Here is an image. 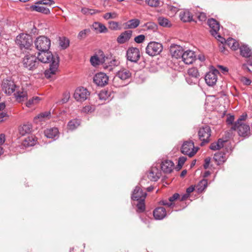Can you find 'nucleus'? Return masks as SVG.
Here are the masks:
<instances>
[{"instance_id":"1","label":"nucleus","mask_w":252,"mask_h":252,"mask_svg":"<svg viewBox=\"0 0 252 252\" xmlns=\"http://www.w3.org/2000/svg\"><path fill=\"white\" fill-rule=\"evenodd\" d=\"M38 62L41 63H59L60 59L56 53H47L45 54V57L40 53H38L37 57L29 53L23 58V63H37Z\"/></svg>"},{"instance_id":"2","label":"nucleus","mask_w":252,"mask_h":252,"mask_svg":"<svg viewBox=\"0 0 252 252\" xmlns=\"http://www.w3.org/2000/svg\"><path fill=\"white\" fill-rule=\"evenodd\" d=\"M34 44L35 48L45 57V54L47 53H51L48 52L50 46L51 40L47 37L42 35L37 37L34 40Z\"/></svg>"},{"instance_id":"3","label":"nucleus","mask_w":252,"mask_h":252,"mask_svg":"<svg viewBox=\"0 0 252 252\" xmlns=\"http://www.w3.org/2000/svg\"><path fill=\"white\" fill-rule=\"evenodd\" d=\"M211 133V128L208 125H204L199 127L198 130V136L199 139L201 141L200 144L201 146H203L210 141Z\"/></svg>"},{"instance_id":"4","label":"nucleus","mask_w":252,"mask_h":252,"mask_svg":"<svg viewBox=\"0 0 252 252\" xmlns=\"http://www.w3.org/2000/svg\"><path fill=\"white\" fill-rule=\"evenodd\" d=\"M16 43L22 49L23 48L29 49L32 44V38L29 34L22 33L17 36Z\"/></svg>"},{"instance_id":"5","label":"nucleus","mask_w":252,"mask_h":252,"mask_svg":"<svg viewBox=\"0 0 252 252\" xmlns=\"http://www.w3.org/2000/svg\"><path fill=\"white\" fill-rule=\"evenodd\" d=\"M199 148L195 147L194 142L192 140L185 141L181 148V153L189 157H192L197 153Z\"/></svg>"},{"instance_id":"6","label":"nucleus","mask_w":252,"mask_h":252,"mask_svg":"<svg viewBox=\"0 0 252 252\" xmlns=\"http://www.w3.org/2000/svg\"><path fill=\"white\" fill-rule=\"evenodd\" d=\"M220 74L219 71L213 65L210 66L209 71L206 73L205 80L209 86L216 85L218 80V76Z\"/></svg>"},{"instance_id":"7","label":"nucleus","mask_w":252,"mask_h":252,"mask_svg":"<svg viewBox=\"0 0 252 252\" xmlns=\"http://www.w3.org/2000/svg\"><path fill=\"white\" fill-rule=\"evenodd\" d=\"M163 50L162 44L155 42H150L146 48V53L151 56L159 55Z\"/></svg>"},{"instance_id":"8","label":"nucleus","mask_w":252,"mask_h":252,"mask_svg":"<svg viewBox=\"0 0 252 252\" xmlns=\"http://www.w3.org/2000/svg\"><path fill=\"white\" fill-rule=\"evenodd\" d=\"M232 130L238 131V135L244 138H248L251 135L250 127L249 125L246 124H239L234 127L233 126L231 127Z\"/></svg>"},{"instance_id":"9","label":"nucleus","mask_w":252,"mask_h":252,"mask_svg":"<svg viewBox=\"0 0 252 252\" xmlns=\"http://www.w3.org/2000/svg\"><path fill=\"white\" fill-rule=\"evenodd\" d=\"M126 57L128 61L135 63H137L140 57L139 49L136 47L129 48L126 51Z\"/></svg>"},{"instance_id":"10","label":"nucleus","mask_w":252,"mask_h":252,"mask_svg":"<svg viewBox=\"0 0 252 252\" xmlns=\"http://www.w3.org/2000/svg\"><path fill=\"white\" fill-rule=\"evenodd\" d=\"M169 52L172 59L182 60L184 50L180 45L172 44L170 47Z\"/></svg>"},{"instance_id":"11","label":"nucleus","mask_w":252,"mask_h":252,"mask_svg":"<svg viewBox=\"0 0 252 252\" xmlns=\"http://www.w3.org/2000/svg\"><path fill=\"white\" fill-rule=\"evenodd\" d=\"M90 92L84 87L77 88L74 94V98L78 101H84L90 95Z\"/></svg>"},{"instance_id":"12","label":"nucleus","mask_w":252,"mask_h":252,"mask_svg":"<svg viewBox=\"0 0 252 252\" xmlns=\"http://www.w3.org/2000/svg\"><path fill=\"white\" fill-rule=\"evenodd\" d=\"M1 87L5 94H11L15 91L16 86L13 81L5 79L3 80Z\"/></svg>"},{"instance_id":"13","label":"nucleus","mask_w":252,"mask_h":252,"mask_svg":"<svg viewBox=\"0 0 252 252\" xmlns=\"http://www.w3.org/2000/svg\"><path fill=\"white\" fill-rule=\"evenodd\" d=\"M182 55V61L184 63H193L197 59L195 52L189 49L184 51Z\"/></svg>"},{"instance_id":"14","label":"nucleus","mask_w":252,"mask_h":252,"mask_svg":"<svg viewBox=\"0 0 252 252\" xmlns=\"http://www.w3.org/2000/svg\"><path fill=\"white\" fill-rule=\"evenodd\" d=\"M108 76L103 72H99L95 74V85L98 86L103 87L108 84Z\"/></svg>"},{"instance_id":"15","label":"nucleus","mask_w":252,"mask_h":252,"mask_svg":"<svg viewBox=\"0 0 252 252\" xmlns=\"http://www.w3.org/2000/svg\"><path fill=\"white\" fill-rule=\"evenodd\" d=\"M207 24L210 28V32L212 35L217 34V32L220 30V23L215 19L211 18L208 19Z\"/></svg>"},{"instance_id":"16","label":"nucleus","mask_w":252,"mask_h":252,"mask_svg":"<svg viewBox=\"0 0 252 252\" xmlns=\"http://www.w3.org/2000/svg\"><path fill=\"white\" fill-rule=\"evenodd\" d=\"M241 55L248 58L247 63H252V53L251 49L247 45H243L239 48Z\"/></svg>"},{"instance_id":"17","label":"nucleus","mask_w":252,"mask_h":252,"mask_svg":"<svg viewBox=\"0 0 252 252\" xmlns=\"http://www.w3.org/2000/svg\"><path fill=\"white\" fill-rule=\"evenodd\" d=\"M147 195L146 192H144L139 187L136 186L131 194V198L133 200H139L140 199H145Z\"/></svg>"},{"instance_id":"18","label":"nucleus","mask_w":252,"mask_h":252,"mask_svg":"<svg viewBox=\"0 0 252 252\" xmlns=\"http://www.w3.org/2000/svg\"><path fill=\"white\" fill-rule=\"evenodd\" d=\"M161 175V172L159 169L156 166H153L149 170L147 176L151 181H157L160 177Z\"/></svg>"},{"instance_id":"19","label":"nucleus","mask_w":252,"mask_h":252,"mask_svg":"<svg viewBox=\"0 0 252 252\" xmlns=\"http://www.w3.org/2000/svg\"><path fill=\"white\" fill-rule=\"evenodd\" d=\"M174 166V162L168 159L162 161L160 164L161 169L164 173H170L173 171Z\"/></svg>"},{"instance_id":"20","label":"nucleus","mask_w":252,"mask_h":252,"mask_svg":"<svg viewBox=\"0 0 252 252\" xmlns=\"http://www.w3.org/2000/svg\"><path fill=\"white\" fill-rule=\"evenodd\" d=\"M59 70V64H49L48 68L44 72L45 77L49 79L56 74Z\"/></svg>"},{"instance_id":"21","label":"nucleus","mask_w":252,"mask_h":252,"mask_svg":"<svg viewBox=\"0 0 252 252\" xmlns=\"http://www.w3.org/2000/svg\"><path fill=\"white\" fill-rule=\"evenodd\" d=\"M167 215L165 209L163 207H158L153 211V216L157 220H161Z\"/></svg>"},{"instance_id":"22","label":"nucleus","mask_w":252,"mask_h":252,"mask_svg":"<svg viewBox=\"0 0 252 252\" xmlns=\"http://www.w3.org/2000/svg\"><path fill=\"white\" fill-rule=\"evenodd\" d=\"M192 16V13L188 9H184L180 12L179 14L181 20L185 23L194 21Z\"/></svg>"},{"instance_id":"23","label":"nucleus","mask_w":252,"mask_h":252,"mask_svg":"<svg viewBox=\"0 0 252 252\" xmlns=\"http://www.w3.org/2000/svg\"><path fill=\"white\" fill-rule=\"evenodd\" d=\"M132 31L128 30L122 32L117 38V41L119 44H124L128 41L132 36Z\"/></svg>"},{"instance_id":"24","label":"nucleus","mask_w":252,"mask_h":252,"mask_svg":"<svg viewBox=\"0 0 252 252\" xmlns=\"http://www.w3.org/2000/svg\"><path fill=\"white\" fill-rule=\"evenodd\" d=\"M14 95L16 100L19 103H21L28 99L27 92L23 89L17 91Z\"/></svg>"},{"instance_id":"25","label":"nucleus","mask_w":252,"mask_h":252,"mask_svg":"<svg viewBox=\"0 0 252 252\" xmlns=\"http://www.w3.org/2000/svg\"><path fill=\"white\" fill-rule=\"evenodd\" d=\"M51 117V113L49 111L41 112L34 118V121L36 124L45 122L49 120Z\"/></svg>"},{"instance_id":"26","label":"nucleus","mask_w":252,"mask_h":252,"mask_svg":"<svg viewBox=\"0 0 252 252\" xmlns=\"http://www.w3.org/2000/svg\"><path fill=\"white\" fill-rule=\"evenodd\" d=\"M214 159L217 162L218 165H220L225 162L227 159L226 153L224 152H218L215 154Z\"/></svg>"},{"instance_id":"27","label":"nucleus","mask_w":252,"mask_h":252,"mask_svg":"<svg viewBox=\"0 0 252 252\" xmlns=\"http://www.w3.org/2000/svg\"><path fill=\"white\" fill-rule=\"evenodd\" d=\"M121 80L125 81L127 79H129L131 75L130 71L126 68H122L119 70L115 75Z\"/></svg>"},{"instance_id":"28","label":"nucleus","mask_w":252,"mask_h":252,"mask_svg":"<svg viewBox=\"0 0 252 252\" xmlns=\"http://www.w3.org/2000/svg\"><path fill=\"white\" fill-rule=\"evenodd\" d=\"M32 129V125L31 124H25L19 126V132L21 135L24 136L31 133Z\"/></svg>"},{"instance_id":"29","label":"nucleus","mask_w":252,"mask_h":252,"mask_svg":"<svg viewBox=\"0 0 252 252\" xmlns=\"http://www.w3.org/2000/svg\"><path fill=\"white\" fill-rule=\"evenodd\" d=\"M44 134L49 138H53L58 136L59 130L56 127H52L44 130Z\"/></svg>"},{"instance_id":"30","label":"nucleus","mask_w":252,"mask_h":252,"mask_svg":"<svg viewBox=\"0 0 252 252\" xmlns=\"http://www.w3.org/2000/svg\"><path fill=\"white\" fill-rule=\"evenodd\" d=\"M30 8L32 11H35L44 14H49L50 13L49 9L43 6H39L35 4L31 6Z\"/></svg>"},{"instance_id":"31","label":"nucleus","mask_w":252,"mask_h":252,"mask_svg":"<svg viewBox=\"0 0 252 252\" xmlns=\"http://www.w3.org/2000/svg\"><path fill=\"white\" fill-rule=\"evenodd\" d=\"M140 20L138 19H132L125 23V29H135L140 24Z\"/></svg>"},{"instance_id":"32","label":"nucleus","mask_w":252,"mask_h":252,"mask_svg":"<svg viewBox=\"0 0 252 252\" xmlns=\"http://www.w3.org/2000/svg\"><path fill=\"white\" fill-rule=\"evenodd\" d=\"M108 57L104 55L102 51L98 50L95 52V63H104Z\"/></svg>"},{"instance_id":"33","label":"nucleus","mask_w":252,"mask_h":252,"mask_svg":"<svg viewBox=\"0 0 252 252\" xmlns=\"http://www.w3.org/2000/svg\"><path fill=\"white\" fill-rule=\"evenodd\" d=\"M225 44L233 50H236L239 48V43L235 39L231 37H229L226 40Z\"/></svg>"},{"instance_id":"34","label":"nucleus","mask_w":252,"mask_h":252,"mask_svg":"<svg viewBox=\"0 0 252 252\" xmlns=\"http://www.w3.org/2000/svg\"><path fill=\"white\" fill-rule=\"evenodd\" d=\"M208 186V181L207 179H203L201 180L196 186L197 191L199 193H202L207 188Z\"/></svg>"},{"instance_id":"35","label":"nucleus","mask_w":252,"mask_h":252,"mask_svg":"<svg viewBox=\"0 0 252 252\" xmlns=\"http://www.w3.org/2000/svg\"><path fill=\"white\" fill-rule=\"evenodd\" d=\"M110 95L111 92L105 89L102 90L98 94L99 99L102 101L106 100L110 97Z\"/></svg>"},{"instance_id":"36","label":"nucleus","mask_w":252,"mask_h":252,"mask_svg":"<svg viewBox=\"0 0 252 252\" xmlns=\"http://www.w3.org/2000/svg\"><path fill=\"white\" fill-rule=\"evenodd\" d=\"M135 80L137 84H140L144 82L146 80L145 74L141 72H137L135 74Z\"/></svg>"},{"instance_id":"37","label":"nucleus","mask_w":252,"mask_h":252,"mask_svg":"<svg viewBox=\"0 0 252 252\" xmlns=\"http://www.w3.org/2000/svg\"><path fill=\"white\" fill-rule=\"evenodd\" d=\"M113 86L116 88H119L126 86L124 81L121 80L117 76H115L112 80Z\"/></svg>"},{"instance_id":"38","label":"nucleus","mask_w":252,"mask_h":252,"mask_svg":"<svg viewBox=\"0 0 252 252\" xmlns=\"http://www.w3.org/2000/svg\"><path fill=\"white\" fill-rule=\"evenodd\" d=\"M108 29L112 31H118L121 30L122 28L119 22L110 21L108 22Z\"/></svg>"},{"instance_id":"39","label":"nucleus","mask_w":252,"mask_h":252,"mask_svg":"<svg viewBox=\"0 0 252 252\" xmlns=\"http://www.w3.org/2000/svg\"><path fill=\"white\" fill-rule=\"evenodd\" d=\"M137 201L138 203L136 204L137 212L139 213L144 212L145 210V199H140L139 200Z\"/></svg>"},{"instance_id":"40","label":"nucleus","mask_w":252,"mask_h":252,"mask_svg":"<svg viewBox=\"0 0 252 252\" xmlns=\"http://www.w3.org/2000/svg\"><path fill=\"white\" fill-rule=\"evenodd\" d=\"M183 67V65H180V64H167V70L168 72H171V70L181 71Z\"/></svg>"},{"instance_id":"41","label":"nucleus","mask_w":252,"mask_h":252,"mask_svg":"<svg viewBox=\"0 0 252 252\" xmlns=\"http://www.w3.org/2000/svg\"><path fill=\"white\" fill-rule=\"evenodd\" d=\"M80 124V121L78 119H73L70 121L67 125L69 129L73 130L76 129Z\"/></svg>"},{"instance_id":"42","label":"nucleus","mask_w":252,"mask_h":252,"mask_svg":"<svg viewBox=\"0 0 252 252\" xmlns=\"http://www.w3.org/2000/svg\"><path fill=\"white\" fill-rule=\"evenodd\" d=\"M36 143V140L33 135H31L25 138L23 144L25 146H32Z\"/></svg>"},{"instance_id":"43","label":"nucleus","mask_w":252,"mask_h":252,"mask_svg":"<svg viewBox=\"0 0 252 252\" xmlns=\"http://www.w3.org/2000/svg\"><path fill=\"white\" fill-rule=\"evenodd\" d=\"M40 100V98L38 96L33 97L26 102V105L28 107H32L38 103Z\"/></svg>"},{"instance_id":"44","label":"nucleus","mask_w":252,"mask_h":252,"mask_svg":"<svg viewBox=\"0 0 252 252\" xmlns=\"http://www.w3.org/2000/svg\"><path fill=\"white\" fill-rule=\"evenodd\" d=\"M59 44L63 49L67 48L69 45V40L65 37H60Z\"/></svg>"},{"instance_id":"45","label":"nucleus","mask_w":252,"mask_h":252,"mask_svg":"<svg viewBox=\"0 0 252 252\" xmlns=\"http://www.w3.org/2000/svg\"><path fill=\"white\" fill-rule=\"evenodd\" d=\"M158 22L160 26L165 27H169L171 24L169 21L164 17H159L158 18Z\"/></svg>"},{"instance_id":"46","label":"nucleus","mask_w":252,"mask_h":252,"mask_svg":"<svg viewBox=\"0 0 252 252\" xmlns=\"http://www.w3.org/2000/svg\"><path fill=\"white\" fill-rule=\"evenodd\" d=\"M188 74L193 78H197L199 76V73L197 69L195 67H191L188 69Z\"/></svg>"},{"instance_id":"47","label":"nucleus","mask_w":252,"mask_h":252,"mask_svg":"<svg viewBox=\"0 0 252 252\" xmlns=\"http://www.w3.org/2000/svg\"><path fill=\"white\" fill-rule=\"evenodd\" d=\"M187 158L186 157L184 156H181L179 157L178 159V164L177 165L176 167H175L176 170L178 171L180 170L183 167L184 164L187 160Z\"/></svg>"},{"instance_id":"48","label":"nucleus","mask_w":252,"mask_h":252,"mask_svg":"<svg viewBox=\"0 0 252 252\" xmlns=\"http://www.w3.org/2000/svg\"><path fill=\"white\" fill-rule=\"evenodd\" d=\"M144 27H146L147 30L153 32H156L158 29V26L155 23L148 22L144 24Z\"/></svg>"},{"instance_id":"49","label":"nucleus","mask_w":252,"mask_h":252,"mask_svg":"<svg viewBox=\"0 0 252 252\" xmlns=\"http://www.w3.org/2000/svg\"><path fill=\"white\" fill-rule=\"evenodd\" d=\"M95 25H97L98 26V31L99 33L108 32V29L104 24L95 22Z\"/></svg>"},{"instance_id":"50","label":"nucleus","mask_w":252,"mask_h":252,"mask_svg":"<svg viewBox=\"0 0 252 252\" xmlns=\"http://www.w3.org/2000/svg\"><path fill=\"white\" fill-rule=\"evenodd\" d=\"M247 116L248 115L246 113H244L241 115L237 119V120L234 123L233 126H234V127H236L238 125L244 124L243 121L246 119Z\"/></svg>"},{"instance_id":"51","label":"nucleus","mask_w":252,"mask_h":252,"mask_svg":"<svg viewBox=\"0 0 252 252\" xmlns=\"http://www.w3.org/2000/svg\"><path fill=\"white\" fill-rule=\"evenodd\" d=\"M55 3L53 0H39L36 1L35 4H44L49 6H51Z\"/></svg>"},{"instance_id":"52","label":"nucleus","mask_w":252,"mask_h":252,"mask_svg":"<svg viewBox=\"0 0 252 252\" xmlns=\"http://www.w3.org/2000/svg\"><path fill=\"white\" fill-rule=\"evenodd\" d=\"M145 2L148 5L152 7H157L159 5L158 0H146Z\"/></svg>"},{"instance_id":"53","label":"nucleus","mask_w":252,"mask_h":252,"mask_svg":"<svg viewBox=\"0 0 252 252\" xmlns=\"http://www.w3.org/2000/svg\"><path fill=\"white\" fill-rule=\"evenodd\" d=\"M70 97V93L68 91L65 92L63 94V97L61 99L62 103H66L69 99Z\"/></svg>"},{"instance_id":"54","label":"nucleus","mask_w":252,"mask_h":252,"mask_svg":"<svg viewBox=\"0 0 252 252\" xmlns=\"http://www.w3.org/2000/svg\"><path fill=\"white\" fill-rule=\"evenodd\" d=\"M159 205H163V206H167L168 207L173 208L174 206V204L172 202H170L166 200H160L158 202Z\"/></svg>"},{"instance_id":"55","label":"nucleus","mask_w":252,"mask_h":252,"mask_svg":"<svg viewBox=\"0 0 252 252\" xmlns=\"http://www.w3.org/2000/svg\"><path fill=\"white\" fill-rule=\"evenodd\" d=\"M90 29H85L82 31H81L78 35V37L80 39L85 38L87 34H88L90 32Z\"/></svg>"},{"instance_id":"56","label":"nucleus","mask_w":252,"mask_h":252,"mask_svg":"<svg viewBox=\"0 0 252 252\" xmlns=\"http://www.w3.org/2000/svg\"><path fill=\"white\" fill-rule=\"evenodd\" d=\"M148 66L146 67L151 72H156L158 71V64H147Z\"/></svg>"},{"instance_id":"57","label":"nucleus","mask_w":252,"mask_h":252,"mask_svg":"<svg viewBox=\"0 0 252 252\" xmlns=\"http://www.w3.org/2000/svg\"><path fill=\"white\" fill-rule=\"evenodd\" d=\"M145 38V36L143 34H140L134 38V41L137 43H141L143 42Z\"/></svg>"},{"instance_id":"58","label":"nucleus","mask_w":252,"mask_h":252,"mask_svg":"<svg viewBox=\"0 0 252 252\" xmlns=\"http://www.w3.org/2000/svg\"><path fill=\"white\" fill-rule=\"evenodd\" d=\"M214 37H215L216 39L218 40L220 42L223 44L224 43H225L226 40L223 37H222L219 33L218 32H217V34L212 35Z\"/></svg>"},{"instance_id":"59","label":"nucleus","mask_w":252,"mask_h":252,"mask_svg":"<svg viewBox=\"0 0 252 252\" xmlns=\"http://www.w3.org/2000/svg\"><path fill=\"white\" fill-rule=\"evenodd\" d=\"M94 110L93 106L87 105L83 108L82 111L84 113H89L93 112Z\"/></svg>"},{"instance_id":"60","label":"nucleus","mask_w":252,"mask_h":252,"mask_svg":"<svg viewBox=\"0 0 252 252\" xmlns=\"http://www.w3.org/2000/svg\"><path fill=\"white\" fill-rule=\"evenodd\" d=\"M241 81L243 83L244 85L248 86L251 83V80L246 77H242L241 79Z\"/></svg>"},{"instance_id":"61","label":"nucleus","mask_w":252,"mask_h":252,"mask_svg":"<svg viewBox=\"0 0 252 252\" xmlns=\"http://www.w3.org/2000/svg\"><path fill=\"white\" fill-rule=\"evenodd\" d=\"M218 67L219 68H220L221 70V72L224 75H226L228 74V68L226 67V66H224L223 65H220L219 64L218 65Z\"/></svg>"},{"instance_id":"62","label":"nucleus","mask_w":252,"mask_h":252,"mask_svg":"<svg viewBox=\"0 0 252 252\" xmlns=\"http://www.w3.org/2000/svg\"><path fill=\"white\" fill-rule=\"evenodd\" d=\"M235 118L234 116L233 115H230L229 116H227L226 119V123L228 125H232V126H233L234 123L233 122L234 121Z\"/></svg>"},{"instance_id":"63","label":"nucleus","mask_w":252,"mask_h":252,"mask_svg":"<svg viewBox=\"0 0 252 252\" xmlns=\"http://www.w3.org/2000/svg\"><path fill=\"white\" fill-rule=\"evenodd\" d=\"M82 12L84 14H90V15H93L94 13V10L93 9H90L87 8H83L82 9Z\"/></svg>"},{"instance_id":"64","label":"nucleus","mask_w":252,"mask_h":252,"mask_svg":"<svg viewBox=\"0 0 252 252\" xmlns=\"http://www.w3.org/2000/svg\"><path fill=\"white\" fill-rule=\"evenodd\" d=\"M180 197V195L178 193H174L172 196H170L169 199L168 201L170 202L173 203V202L177 199H178Z\"/></svg>"}]
</instances>
